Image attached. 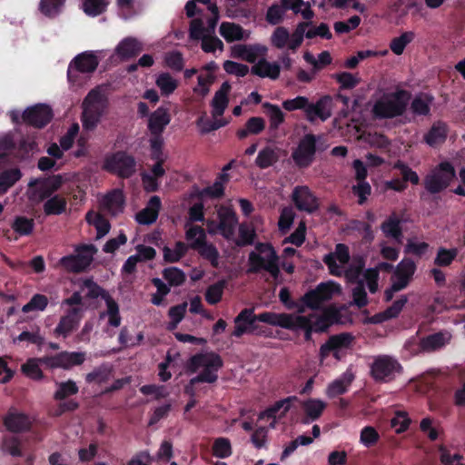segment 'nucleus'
<instances>
[{"mask_svg":"<svg viewBox=\"0 0 465 465\" xmlns=\"http://www.w3.org/2000/svg\"><path fill=\"white\" fill-rule=\"evenodd\" d=\"M223 366L222 357L214 351L199 352L188 361V371L196 372L199 369L202 371L195 377L192 378L184 387V393L194 398L196 391L194 385L200 382L214 383L218 380V371Z\"/></svg>","mask_w":465,"mask_h":465,"instance_id":"f257e3e1","label":"nucleus"},{"mask_svg":"<svg viewBox=\"0 0 465 465\" xmlns=\"http://www.w3.org/2000/svg\"><path fill=\"white\" fill-rule=\"evenodd\" d=\"M411 97V92L405 89H397L384 94L374 103L372 114L377 119H392L401 116L407 109Z\"/></svg>","mask_w":465,"mask_h":465,"instance_id":"f03ea898","label":"nucleus"},{"mask_svg":"<svg viewBox=\"0 0 465 465\" xmlns=\"http://www.w3.org/2000/svg\"><path fill=\"white\" fill-rule=\"evenodd\" d=\"M108 98L99 87L89 91L82 103V124L84 130L93 131L108 107Z\"/></svg>","mask_w":465,"mask_h":465,"instance_id":"7ed1b4c3","label":"nucleus"},{"mask_svg":"<svg viewBox=\"0 0 465 465\" xmlns=\"http://www.w3.org/2000/svg\"><path fill=\"white\" fill-rule=\"evenodd\" d=\"M74 252V254L62 257L59 260V265L68 272L81 273L92 264L97 248L92 243H82L75 246Z\"/></svg>","mask_w":465,"mask_h":465,"instance_id":"20e7f679","label":"nucleus"},{"mask_svg":"<svg viewBox=\"0 0 465 465\" xmlns=\"http://www.w3.org/2000/svg\"><path fill=\"white\" fill-rule=\"evenodd\" d=\"M455 177L453 165L450 162H441L425 176L423 185L430 194L440 193L449 187Z\"/></svg>","mask_w":465,"mask_h":465,"instance_id":"39448f33","label":"nucleus"},{"mask_svg":"<svg viewBox=\"0 0 465 465\" xmlns=\"http://www.w3.org/2000/svg\"><path fill=\"white\" fill-rule=\"evenodd\" d=\"M402 372V366L395 358L389 355L374 357L370 365L371 377L376 382L388 383Z\"/></svg>","mask_w":465,"mask_h":465,"instance_id":"423d86ee","label":"nucleus"},{"mask_svg":"<svg viewBox=\"0 0 465 465\" xmlns=\"http://www.w3.org/2000/svg\"><path fill=\"white\" fill-rule=\"evenodd\" d=\"M137 163L132 154L125 151H117L107 156L103 169L122 179H128L136 173Z\"/></svg>","mask_w":465,"mask_h":465,"instance_id":"0eeeda50","label":"nucleus"},{"mask_svg":"<svg viewBox=\"0 0 465 465\" xmlns=\"http://www.w3.org/2000/svg\"><path fill=\"white\" fill-rule=\"evenodd\" d=\"M99 64V58L92 51H85L77 54L69 64L67 79L73 84H82L79 74H93Z\"/></svg>","mask_w":465,"mask_h":465,"instance_id":"6e6552de","label":"nucleus"},{"mask_svg":"<svg viewBox=\"0 0 465 465\" xmlns=\"http://www.w3.org/2000/svg\"><path fill=\"white\" fill-rule=\"evenodd\" d=\"M63 183L64 179L61 174H54L45 178L32 180L28 183L29 200L40 203L54 196L53 194L61 188Z\"/></svg>","mask_w":465,"mask_h":465,"instance_id":"1a4fd4ad","label":"nucleus"},{"mask_svg":"<svg viewBox=\"0 0 465 465\" xmlns=\"http://www.w3.org/2000/svg\"><path fill=\"white\" fill-rule=\"evenodd\" d=\"M320 139L322 135L306 134L299 141L297 147L292 153V158L297 167L303 169L312 165L317 152V142Z\"/></svg>","mask_w":465,"mask_h":465,"instance_id":"9d476101","label":"nucleus"},{"mask_svg":"<svg viewBox=\"0 0 465 465\" xmlns=\"http://www.w3.org/2000/svg\"><path fill=\"white\" fill-rule=\"evenodd\" d=\"M248 269L247 273H258L262 270H264L270 273L274 281L278 282L281 277V270L279 265V256L277 252H273L272 255H262L256 253V252H251L248 256Z\"/></svg>","mask_w":465,"mask_h":465,"instance_id":"9b49d317","label":"nucleus"},{"mask_svg":"<svg viewBox=\"0 0 465 465\" xmlns=\"http://www.w3.org/2000/svg\"><path fill=\"white\" fill-rule=\"evenodd\" d=\"M354 337L349 332H341L329 337L320 348V355L326 358L332 355L336 360H341L345 351L352 345Z\"/></svg>","mask_w":465,"mask_h":465,"instance_id":"f8f14e48","label":"nucleus"},{"mask_svg":"<svg viewBox=\"0 0 465 465\" xmlns=\"http://www.w3.org/2000/svg\"><path fill=\"white\" fill-rule=\"evenodd\" d=\"M34 419L28 414L11 407L3 418V424L12 433L28 432L33 427Z\"/></svg>","mask_w":465,"mask_h":465,"instance_id":"ddd939ff","label":"nucleus"},{"mask_svg":"<svg viewBox=\"0 0 465 465\" xmlns=\"http://www.w3.org/2000/svg\"><path fill=\"white\" fill-rule=\"evenodd\" d=\"M53 116V110L49 105L37 104L24 111L22 120L28 125L41 129L52 121Z\"/></svg>","mask_w":465,"mask_h":465,"instance_id":"4468645a","label":"nucleus"},{"mask_svg":"<svg viewBox=\"0 0 465 465\" xmlns=\"http://www.w3.org/2000/svg\"><path fill=\"white\" fill-rule=\"evenodd\" d=\"M292 201L297 210L308 213H315L320 207L319 199L306 185H298L293 188Z\"/></svg>","mask_w":465,"mask_h":465,"instance_id":"2eb2a0df","label":"nucleus"},{"mask_svg":"<svg viewBox=\"0 0 465 465\" xmlns=\"http://www.w3.org/2000/svg\"><path fill=\"white\" fill-rule=\"evenodd\" d=\"M84 308L73 307L66 310L65 314L60 318V321L54 330L56 337L66 339L73 331L79 327L83 318Z\"/></svg>","mask_w":465,"mask_h":465,"instance_id":"dca6fc26","label":"nucleus"},{"mask_svg":"<svg viewBox=\"0 0 465 465\" xmlns=\"http://www.w3.org/2000/svg\"><path fill=\"white\" fill-rule=\"evenodd\" d=\"M332 107L333 97L328 94L322 96L316 103L309 101L305 118L310 123H314L318 119L325 122L331 116Z\"/></svg>","mask_w":465,"mask_h":465,"instance_id":"f3484780","label":"nucleus"},{"mask_svg":"<svg viewBox=\"0 0 465 465\" xmlns=\"http://www.w3.org/2000/svg\"><path fill=\"white\" fill-rule=\"evenodd\" d=\"M218 216V231L220 234L228 241L232 240L235 233V227L238 223L235 212L231 208H224L219 212Z\"/></svg>","mask_w":465,"mask_h":465,"instance_id":"a211bd4d","label":"nucleus"},{"mask_svg":"<svg viewBox=\"0 0 465 465\" xmlns=\"http://www.w3.org/2000/svg\"><path fill=\"white\" fill-rule=\"evenodd\" d=\"M161 208V198L157 195L152 196L146 206L136 213V222L143 225H150L153 223L159 216Z\"/></svg>","mask_w":465,"mask_h":465,"instance_id":"6ab92c4d","label":"nucleus"},{"mask_svg":"<svg viewBox=\"0 0 465 465\" xmlns=\"http://www.w3.org/2000/svg\"><path fill=\"white\" fill-rule=\"evenodd\" d=\"M170 122L171 114L169 110L160 106L150 114L147 127L151 134H163Z\"/></svg>","mask_w":465,"mask_h":465,"instance_id":"aec40b11","label":"nucleus"},{"mask_svg":"<svg viewBox=\"0 0 465 465\" xmlns=\"http://www.w3.org/2000/svg\"><path fill=\"white\" fill-rule=\"evenodd\" d=\"M267 53V47L262 45H237L232 47L234 57L242 58L249 63H255L259 56Z\"/></svg>","mask_w":465,"mask_h":465,"instance_id":"412c9836","label":"nucleus"},{"mask_svg":"<svg viewBox=\"0 0 465 465\" xmlns=\"http://www.w3.org/2000/svg\"><path fill=\"white\" fill-rule=\"evenodd\" d=\"M251 73L262 78L276 80L280 76L281 66L276 62L271 63L265 58H262L251 68Z\"/></svg>","mask_w":465,"mask_h":465,"instance_id":"4be33fe9","label":"nucleus"},{"mask_svg":"<svg viewBox=\"0 0 465 465\" xmlns=\"http://www.w3.org/2000/svg\"><path fill=\"white\" fill-rule=\"evenodd\" d=\"M191 248L196 250L199 254L205 260H207L213 268L219 267L220 253L217 248L213 244L205 241L195 240L192 244Z\"/></svg>","mask_w":465,"mask_h":465,"instance_id":"5701e85b","label":"nucleus"},{"mask_svg":"<svg viewBox=\"0 0 465 465\" xmlns=\"http://www.w3.org/2000/svg\"><path fill=\"white\" fill-rule=\"evenodd\" d=\"M294 316L295 314L285 312L276 313L272 312H264L257 314L256 318L258 319V322L289 330V328H292V322Z\"/></svg>","mask_w":465,"mask_h":465,"instance_id":"b1692460","label":"nucleus"},{"mask_svg":"<svg viewBox=\"0 0 465 465\" xmlns=\"http://www.w3.org/2000/svg\"><path fill=\"white\" fill-rule=\"evenodd\" d=\"M143 51L142 44L134 37L123 39L115 48L116 54L122 60H129L137 56Z\"/></svg>","mask_w":465,"mask_h":465,"instance_id":"393cba45","label":"nucleus"},{"mask_svg":"<svg viewBox=\"0 0 465 465\" xmlns=\"http://www.w3.org/2000/svg\"><path fill=\"white\" fill-rule=\"evenodd\" d=\"M232 86L229 82H224L222 84L219 90L215 92L211 104L213 107V115L214 117L222 116L223 114L229 104L228 94Z\"/></svg>","mask_w":465,"mask_h":465,"instance_id":"a878e982","label":"nucleus"},{"mask_svg":"<svg viewBox=\"0 0 465 465\" xmlns=\"http://www.w3.org/2000/svg\"><path fill=\"white\" fill-rule=\"evenodd\" d=\"M354 378V374L351 371H346L338 379L329 384L327 388V395L330 398H334L344 394L347 392Z\"/></svg>","mask_w":465,"mask_h":465,"instance_id":"bb28decb","label":"nucleus"},{"mask_svg":"<svg viewBox=\"0 0 465 465\" xmlns=\"http://www.w3.org/2000/svg\"><path fill=\"white\" fill-rule=\"evenodd\" d=\"M381 230L387 238L401 242L402 238L401 220L392 213L381 224Z\"/></svg>","mask_w":465,"mask_h":465,"instance_id":"cd10ccee","label":"nucleus"},{"mask_svg":"<svg viewBox=\"0 0 465 465\" xmlns=\"http://www.w3.org/2000/svg\"><path fill=\"white\" fill-rule=\"evenodd\" d=\"M113 371V365L109 362H104L85 375V382L88 384L106 383L111 379Z\"/></svg>","mask_w":465,"mask_h":465,"instance_id":"c85d7f7f","label":"nucleus"},{"mask_svg":"<svg viewBox=\"0 0 465 465\" xmlns=\"http://www.w3.org/2000/svg\"><path fill=\"white\" fill-rule=\"evenodd\" d=\"M448 135V126L445 123L438 121L432 124L428 133L424 135V141L430 146L434 147L443 143Z\"/></svg>","mask_w":465,"mask_h":465,"instance_id":"c756f323","label":"nucleus"},{"mask_svg":"<svg viewBox=\"0 0 465 465\" xmlns=\"http://www.w3.org/2000/svg\"><path fill=\"white\" fill-rule=\"evenodd\" d=\"M434 98L426 93H420L415 95L411 103V111L414 115L428 116L430 114V106Z\"/></svg>","mask_w":465,"mask_h":465,"instance_id":"7c9ffc66","label":"nucleus"},{"mask_svg":"<svg viewBox=\"0 0 465 465\" xmlns=\"http://www.w3.org/2000/svg\"><path fill=\"white\" fill-rule=\"evenodd\" d=\"M326 408V403L318 399H309L302 402V409L305 414V417L302 420L303 423H309L311 421H314L318 420L324 409Z\"/></svg>","mask_w":465,"mask_h":465,"instance_id":"2f4dec72","label":"nucleus"},{"mask_svg":"<svg viewBox=\"0 0 465 465\" xmlns=\"http://www.w3.org/2000/svg\"><path fill=\"white\" fill-rule=\"evenodd\" d=\"M265 128V121L262 117L253 116L247 120L243 128L238 129L236 135L240 140L245 139L250 134H259Z\"/></svg>","mask_w":465,"mask_h":465,"instance_id":"473e14b6","label":"nucleus"},{"mask_svg":"<svg viewBox=\"0 0 465 465\" xmlns=\"http://www.w3.org/2000/svg\"><path fill=\"white\" fill-rule=\"evenodd\" d=\"M85 220L89 224H92L95 227L96 239L103 238L110 232V222L100 213H94L92 211H90L86 213Z\"/></svg>","mask_w":465,"mask_h":465,"instance_id":"72a5a7b5","label":"nucleus"},{"mask_svg":"<svg viewBox=\"0 0 465 465\" xmlns=\"http://www.w3.org/2000/svg\"><path fill=\"white\" fill-rule=\"evenodd\" d=\"M252 309L245 308L234 318L235 327L232 332V336L236 338L242 337L245 333H249L248 324L252 323Z\"/></svg>","mask_w":465,"mask_h":465,"instance_id":"f704fd0d","label":"nucleus"},{"mask_svg":"<svg viewBox=\"0 0 465 465\" xmlns=\"http://www.w3.org/2000/svg\"><path fill=\"white\" fill-rule=\"evenodd\" d=\"M265 114L269 117L271 131L278 130L279 126L284 122L285 115L277 104L265 102L262 104Z\"/></svg>","mask_w":465,"mask_h":465,"instance_id":"c9c22d12","label":"nucleus"},{"mask_svg":"<svg viewBox=\"0 0 465 465\" xmlns=\"http://www.w3.org/2000/svg\"><path fill=\"white\" fill-rule=\"evenodd\" d=\"M67 206L66 199L60 195L55 194L46 199L44 203V212L45 215H60L65 212Z\"/></svg>","mask_w":465,"mask_h":465,"instance_id":"e433bc0d","label":"nucleus"},{"mask_svg":"<svg viewBox=\"0 0 465 465\" xmlns=\"http://www.w3.org/2000/svg\"><path fill=\"white\" fill-rule=\"evenodd\" d=\"M446 343L445 335L442 332L430 334L420 341L419 347L423 351H432L443 347Z\"/></svg>","mask_w":465,"mask_h":465,"instance_id":"4c0bfd02","label":"nucleus"},{"mask_svg":"<svg viewBox=\"0 0 465 465\" xmlns=\"http://www.w3.org/2000/svg\"><path fill=\"white\" fill-rule=\"evenodd\" d=\"M220 35L226 42L232 43L243 38V29L234 23L223 22L220 25Z\"/></svg>","mask_w":465,"mask_h":465,"instance_id":"58836bf2","label":"nucleus"},{"mask_svg":"<svg viewBox=\"0 0 465 465\" xmlns=\"http://www.w3.org/2000/svg\"><path fill=\"white\" fill-rule=\"evenodd\" d=\"M35 225L33 218L19 215L14 219L11 228L19 236H29L33 233Z\"/></svg>","mask_w":465,"mask_h":465,"instance_id":"ea45409f","label":"nucleus"},{"mask_svg":"<svg viewBox=\"0 0 465 465\" xmlns=\"http://www.w3.org/2000/svg\"><path fill=\"white\" fill-rule=\"evenodd\" d=\"M278 160L279 154L276 150L266 146L258 153L255 164L261 169H266L272 166Z\"/></svg>","mask_w":465,"mask_h":465,"instance_id":"a19ab883","label":"nucleus"},{"mask_svg":"<svg viewBox=\"0 0 465 465\" xmlns=\"http://www.w3.org/2000/svg\"><path fill=\"white\" fill-rule=\"evenodd\" d=\"M107 310L105 314L108 316V323L113 327H118L121 324V316L117 302L109 294L103 295Z\"/></svg>","mask_w":465,"mask_h":465,"instance_id":"79ce46f5","label":"nucleus"},{"mask_svg":"<svg viewBox=\"0 0 465 465\" xmlns=\"http://www.w3.org/2000/svg\"><path fill=\"white\" fill-rule=\"evenodd\" d=\"M109 4V0H82L81 7L86 15L95 17L104 14Z\"/></svg>","mask_w":465,"mask_h":465,"instance_id":"37998d69","label":"nucleus"},{"mask_svg":"<svg viewBox=\"0 0 465 465\" xmlns=\"http://www.w3.org/2000/svg\"><path fill=\"white\" fill-rule=\"evenodd\" d=\"M56 386L57 390L54 393V399L55 401H64L68 397L77 394L79 391L76 382L73 380L56 382Z\"/></svg>","mask_w":465,"mask_h":465,"instance_id":"c03bdc74","label":"nucleus"},{"mask_svg":"<svg viewBox=\"0 0 465 465\" xmlns=\"http://www.w3.org/2000/svg\"><path fill=\"white\" fill-rule=\"evenodd\" d=\"M289 330L292 331H304V339L306 341L312 340V331H314L312 320L302 315L294 316L292 322V328H289Z\"/></svg>","mask_w":465,"mask_h":465,"instance_id":"a18cd8bd","label":"nucleus"},{"mask_svg":"<svg viewBox=\"0 0 465 465\" xmlns=\"http://www.w3.org/2000/svg\"><path fill=\"white\" fill-rule=\"evenodd\" d=\"M22 174L19 169H8L0 173V195L5 194L17 181Z\"/></svg>","mask_w":465,"mask_h":465,"instance_id":"49530a36","label":"nucleus"},{"mask_svg":"<svg viewBox=\"0 0 465 465\" xmlns=\"http://www.w3.org/2000/svg\"><path fill=\"white\" fill-rule=\"evenodd\" d=\"M40 358H30L21 366L22 372L34 381H41L44 373L40 368Z\"/></svg>","mask_w":465,"mask_h":465,"instance_id":"de8ad7c7","label":"nucleus"},{"mask_svg":"<svg viewBox=\"0 0 465 465\" xmlns=\"http://www.w3.org/2000/svg\"><path fill=\"white\" fill-rule=\"evenodd\" d=\"M415 38L412 31L403 32L400 36L393 38L390 43L391 52L397 55L403 54L405 47Z\"/></svg>","mask_w":465,"mask_h":465,"instance_id":"09e8293b","label":"nucleus"},{"mask_svg":"<svg viewBox=\"0 0 465 465\" xmlns=\"http://www.w3.org/2000/svg\"><path fill=\"white\" fill-rule=\"evenodd\" d=\"M62 357V369L68 370L74 366L83 364L86 358V353L84 351H61Z\"/></svg>","mask_w":465,"mask_h":465,"instance_id":"8fccbe9b","label":"nucleus"},{"mask_svg":"<svg viewBox=\"0 0 465 465\" xmlns=\"http://www.w3.org/2000/svg\"><path fill=\"white\" fill-rule=\"evenodd\" d=\"M155 83L163 95L173 94L178 86V82L168 73L160 74Z\"/></svg>","mask_w":465,"mask_h":465,"instance_id":"3c124183","label":"nucleus"},{"mask_svg":"<svg viewBox=\"0 0 465 465\" xmlns=\"http://www.w3.org/2000/svg\"><path fill=\"white\" fill-rule=\"evenodd\" d=\"M225 286L226 282L224 280L218 281L210 285L205 292L206 302L211 305L217 304L222 300Z\"/></svg>","mask_w":465,"mask_h":465,"instance_id":"603ef678","label":"nucleus"},{"mask_svg":"<svg viewBox=\"0 0 465 465\" xmlns=\"http://www.w3.org/2000/svg\"><path fill=\"white\" fill-rule=\"evenodd\" d=\"M458 252V249L456 248L446 249L444 247H440L434 259V264L440 267L449 266L455 260Z\"/></svg>","mask_w":465,"mask_h":465,"instance_id":"864d4df0","label":"nucleus"},{"mask_svg":"<svg viewBox=\"0 0 465 465\" xmlns=\"http://www.w3.org/2000/svg\"><path fill=\"white\" fill-rule=\"evenodd\" d=\"M331 77L336 80L338 84H340V89L342 90L353 89L360 84L361 81L359 77L349 72L337 73L332 74Z\"/></svg>","mask_w":465,"mask_h":465,"instance_id":"5fc2aeb1","label":"nucleus"},{"mask_svg":"<svg viewBox=\"0 0 465 465\" xmlns=\"http://www.w3.org/2000/svg\"><path fill=\"white\" fill-rule=\"evenodd\" d=\"M315 289L323 302L330 301L334 294L341 291V285L332 281L321 282Z\"/></svg>","mask_w":465,"mask_h":465,"instance_id":"6e6d98bb","label":"nucleus"},{"mask_svg":"<svg viewBox=\"0 0 465 465\" xmlns=\"http://www.w3.org/2000/svg\"><path fill=\"white\" fill-rule=\"evenodd\" d=\"M311 22H301L297 25L295 30L290 35L289 49L295 51L299 48L304 38L305 30L309 27Z\"/></svg>","mask_w":465,"mask_h":465,"instance_id":"4d7b16f0","label":"nucleus"},{"mask_svg":"<svg viewBox=\"0 0 465 465\" xmlns=\"http://www.w3.org/2000/svg\"><path fill=\"white\" fill-rule=\"evenodd\" d=\"M163 277L170 286H181L186 280L184 272L177 267H168L163 271Z\"/></svg>","mask_w":465,"mask_h":465,"instance_id":"13d9d810","label":"nucleus"},{"mask_svg":"<svg viewBox=\"0 0 465 465\" xmlns=\"http://www.w3.org/2000/svg\"><path fill=\"white\" fill-rule=\"evenodd\" d=\"M48 298L40 293L33 295L30 301L22 307L24 313H28L34 311H45L48 305Z\"/></svg>","mask_w":465,"mask_h":465,"instance_id":"bf43d9fd","label":"nucleus"},{"mask_svg":"<svg viewBox=\"0 0 465 465\" xmlns=\"http://www.w3.org/2000/svg\"><path fill=\"white\" fill-rule=\"evenodd\" d=\"M290 33L287 28L283 26H278L273 31L271 36L272 45L277 49H282L289 45Z\"/></svg>","mask_w":465,"mask_h":465,"instance_id":"052dcab7","label":"nucleus"},{"mask_svg":"<svg viewBox=\"0 0 465 465\" xmlns=\"http://www.w3.org/2000/svg\"><path fill=\"white\" fill-rule=\"evenodd\" d=\"M21 440L15 436L5 437L3 440L2 450L13 457H21L23 455Z\"/></svg>","mask_w":465,"mask_h":465,"instance_id":"680f3d73","label":"nucleus"},{"mask_svg":"<svg viewBox=\"0 0 465 465\" xmlns=\"http://www.w3.org/2000/svg\"><path fill=\"white\" fill-rule=\"evenodd\" d=\"M394 168L399 170L401 173V175L402 177V181H404L405 183L410 182L413 185H417L420 183V177L417 174L416 172H414L408 164H406L403 162L398 161L394 164Z\"/></svg>","mask_w":465,"mask_h":465,"instance_id":"e2e57ef3","label":"nucleus"},{"mask_svg":"<svg viewBox=\"0 0 465 465\" xmlns=\"http://www.w3.org/2000/svg\"><path fill=\"white\" fill-rule=\"evenodd\" d=\"M415 271V262L410 258H404L398 263L394 271V276L407 277V280L411 281Z\"/></svg>","mask_w":465,"mask_h":465,"instance_id":"0e129e2a","label":"nucleus"},{"mask_svg":"<svg viewBox=\"0 0 465 465\" xmlns=\"http://www.w3.org/2000/svg\"><path fill=\"white\" fill-rule=\"evenodd\" d=\"M213 453L215 457L225 459L232 455V445L228 439L218 438L213 445Z\"/></svg>","mask_w":465,"mask_h":465,"instance_id":"69168bd1","label":"nucleus"},{"mask_svg":"<svg viewBox=\"0 0 465 465\" xmlns=\"http://www.w3.org/2000/svg\"><path fill=\"white\" fill-rule=\"evenodd\" d=\"M379 440L380 434L374 427L366 426L361 430L360 440L365 447L371 448L376 445Z\"/></svg>","mask_w":465,"mask_h":465,"instance_id":"338daca9","label":"nucleus"},{"mask_svg":"<svg viewBox=\"0 0 465 465\" xmlns=\"http://www.w3.org/2000/svg\"><path fill=\"white\" fill-rule=\"evenodd\" d=\"M439 451L440 453V460L443 465H464L462 463L463 456L459 453L451 455L444 445L439 447Z\"/></svg>","mask_w":465,"mask_h":465,"instance_id":"774afa93","label":"nucleus"}]
</instances>
